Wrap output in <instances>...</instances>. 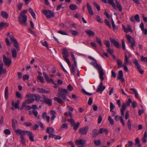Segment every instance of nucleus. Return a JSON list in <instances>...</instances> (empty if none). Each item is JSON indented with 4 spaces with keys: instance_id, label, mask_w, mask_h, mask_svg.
Instances as JSON below:
<instances>
[{
    "instance_id": "2",
    "label": "nucleus",
    "mask_w": 147,
    "mask_h": 147,
    "mask_svg": "<svg viewBox=\"0 0 147 147\" xmlns=\"http://www.w3.org/2000/svg\"><path fill=\"white\" fill-rule=\"evenodd\" d=\"M92 64L98 70L99 75V78L102 81H103L104 80L103 75L104 73L101 66L100 65H99L97 62H93Z\"/></svg>"
},
{
    "instance_id": "40",
    "label": "nucleus",
    "mask_w": 147,
    "mask_h": 147,
    "mask_svg": "<svg viewBox=\"0 0 147 147\" xmlns=\"http://www.w3.org/2000/svg\"><path fill=\"white\" fill-rule=\"evenodd\" d=\"M34 100V98H30L26 100L25 102L26 104H29L32 103Z\"/></svg>"
},
{
    "instance_id": "15",
    "label": "nucleus",
    "mask_w": 147,
    "mask_h": 147,
    "mask_svg": "<svg viewBox=\"0 0 147 147\" xmlns=\"http://www.w3.org/2000/svg\"><path fill=\"white\" fill-rule=\"evenodd\" d=\"M110 40L111 42L113 43L114 46L117 48H119L120 47L119 44V42L116 40L115 39H112L111 38H110Z\"/></svg>"
},
{
    "instance_id": "46",
    "label": "nucleus",
    "mask_w": 147,
    "mask_h": 147,
    "mask_svg": "<svg viewBox=\"0 0 147 147\" xmlns=\"http://www.w3.org/2000/svg\"><path fill=\"white\" fill-rule=\"evenodd\" d=\"M134 18L136 21L139 22L140 21V18L139 15L138 14H136L134 17Z\"/></svg>"
},
{
    "instance_id": "59",
    "label": "nucleus",
    "mask_w": 147,
    "mask_h": 147,
    "mask_svg": "<svg viewBox=\"0 0 147 147\" xmlns=\"http://www.w3.org/2000/svg\"><path fill=\"white\" fill-rule=\"evenodd\" d=\"M93 5L96 8L98 11H99L100 10V6L97 3H93Z\"/></svg>"
},
{
    "instance_id": "3",
    "label": "nucleus",
    "mask_w": 147,
    "mask_h": 147,
    "mask_svg": "<svg viewBox=\"0 0 147 147\" xmlns=\"http://www.w3.org/2000/svg\"><path fill=\"white\" fill-rule=\"evenodd\" d=\"M19 22L21 24L26 25V22L27 21V17L26 16H22L20 15L18 17Z\"/></svg>"
},
{
    "instance_id": "44",
    "label": "nucleus",
    "mask_w": 147,
    "mask_h": 147,
    "mask_svg": "<svg viewBox=\"0 0 147 147\" xmlns=\"http://www.w3.org/2000/svg\"><path fill=\"white\" fill-rule=\"evenodd\" d=\"M59 96L60 97L62 98L63 100H65L66 98V96L65 94H62L61 93H58Z\"/></svg>"
},
{
    "instance_id": "45",
    "label": "nucleus",
    "mask_w": 147,
    "mask_h": 147,
    "mask_svg": "<svg viewBox=\"0 0 147 147\" xmlns=\"http://www.w3.org/2000/svg\"><path fill=\"white\" fill-rule=\"evenodd\" d=\"M7 36L10 38V40L12 42L14 40H16V39L13 37V35L12 34H10L9 32L8 33Z\"/></svg>"
},
{
    "instance_id": "33",
    "label": "nucleus",
    "mask_w": 147,
    "mask_h": 147,
    "mask_svg": "<svg viewBox=\"0 0 147 147\" xmlns=\"http://www.w3.org/2000/svg\"><path fill=\"white\" fill-rule=\"evenodd\" d=\"M46 104H48L49 106H51L52 100L51 99L47 98V99L45 100V101L44 102Z\"/></svg>"
},
{
    "instance_id": "5",
    "label": "nucleus",
    "mask_w": 147,
    "mask_h": 147,
    "mask_svg": "<svg viewBox=\"0 0 147 147\" xmlns=\"http://www.w3.org/2000/svg\"><path fill=\"white\" fill-rule=\"evenodd\" d=\"M24 131H25L22 130L21 129H19V130H18L17 131L16 134L17 135L19 134L20 135V141L23 145H25V140L24 137L23 135V133H24Z\"/></svg>"
},
{
    "instance_id": "37",
    "label": "nucleus",
    "mask_w": 147,
    "mask_h": 147,
    "mask_svg": "<svg viewBox=\"0 0 147 147\" xmlns=\"http://www.w3.org/2000/svg\"><path fill=\"white\" fill-rule=\"evenodd\" d=\"M104 132H106L107 134H108V130L106 129L100 128L98 131L99 134H102Z\"/></svg>"
},
{
    "instance_id": "23",
    "label": "nucleus",
    "mask_w": 147,
    "mask_h": 147,
    "mask_svg": "<svg viewBox=\"0 0 147 147\" xmlns=\"http://www.w3.org/2000/svg\"><path fill=\"white\" fill-rule=\"evenodd\" d=\"M9 24L7 23L3 22L0 23V30H2L3 27H7Z\"/></svg>"
},
{
    "instance_id": "41",
    "label": "nucleus",
    "mask_w": 147,
    "mask_h": 147,
    "mask_svg": "<svg viewBox=\"0 0 147 147\" xmlns=\"http://www.w3.org/2000/svg\"><path fill=\"white\" fill-rule=\"evenodd\" d=\"M69 8L71 10H75L78 8V6L74 4H71L69 6Z\"/></svg>"
},
{
    "instance_id": "7",
    "label": "nucleus",
    "mask_w": 147,
    "mask_h": 147,
    "mask_svg": "<svg viewBox=\"0 0 147 147\" xmlns=\"http://www.w3.org/2000/svg\"><path fill=\"white\" fill-rule=\"evenodd\" d=\"M133 63L135 64L139 72L141 74H143L144 72V71L141 69L140 65L138 63V60L135 59L133 61Z\"/></svg>"
},
{
    "instance_id": "42",
    "label": "nucleus",
    "mask_w": 147,
    "mask_h": 147,
    "mask_svg": "<svg viewBox=\"0 0 147 147\" xmlns=\"http://www.w3.org/2000/svg\"><path fill=\"white\" fill-rule=\"evenodd\" d=\"M108 3L112 5L113 7H116V5L114 3L113 0H108Z\"/></svg>"
},
{
    "instance_id": "25",
    "label": "nucleus",
    "mask_w": 147,
    "mask_h": 147,
    "mask_svg": "<svg viewBox=\"0 0 147 147\" xmlns=\"http://www.w3.org/2000/svg\"><path fill=\"white\" fill-rule=\"evenodd\" d=\"M37 90L40 93L48 94L50 92V91L46 90L45 89L42 88H38L37 89Z\"/></svg>"
},
{
    "instance_id": "49",
    "label": "nucleus",
    "mask_w": 147,
    "mask_h": 147,
    "mask_svg": "<svg viewBox=\"0 0 147 147\" xmlns=\"http://www.w3.org/2000/svg\"><path fill=\"white\" fill-rule=\"evenodd\" d=\"M67 121L70 123L71 126H74L75 124V122L74 120L72 118L68 119Z\"/></svg>"
},
{
    "instance_id": "63",
    "label": "nucleus",
    "mask_w": 147,
    "mask_h": 147,
    "mask_svg": "<svg viewBox=\"0 0 147 147\" xmlns=\"http://www.w3.org/2000/svg\"><path fill=\"white\" fill-rule=\"evenodd\" d=\"M16 96L17 98H22L21 94L19 92L17 91L16 92Z\"/></svg>"
},
{
    "instance_id": "29",
    "label": "nucleus",
    "mask_w": 147,
    "mask_h": 147,
    "mask_svg": "<svg viewBox=\"0 0 147 147\" xmlns=\"http://www.w3.org/2000/svg\"><path fill=\"white\" fill-rule=\"evenodd\" d=\"M12 42L13 43L14 46L16 49L17 51H19L20 50V47L19 44L18 42L16 39L14 40Z\"/></svg>"
},
{
    "instance_id": "9",
    "label": "nucleus",
    "mask_w": 147,
    "mask_h": 147,
    "mask_svg": "<svg viewBox=\"0 0 147 147\" xmlns=\"http://www.w3.org/2000/svg\"><path fill=\"white\" fill-rule=\"evenodd\" d=\"M3 61L5 64L8 67L9 66L11 63V61L9 58H7L5 55H3Z\"/></svg>"
},
{
    "instance_id": "47",
    "label": "nucleus",
    "mask_w": 147,
    "mask_h": 147,
    "mask_svg": "<svg viewBox=\"0 0 147 147\" xmlns=\"http://www.w3.org/2000/svg\"><path fill=\"white\" fill-rule=\"evenodd\" d=\"M54 100L55 101H57L59 103H62L63 102V101L61 99L57 97H54Z\"/></svg>"
},
{
    "instance_id": "31",
    "label": "nucleus",
    "mask_w": 147,
    "mask_h": 147,
    "mask_svg": "<svg viewBox=\"0 0 147 147\" xmlns=\"http://www.w3.org/2000/svg\"><path fill=\"white\" fill-rule=\"evenodd\" d=\"M33 97L35 98L34 100L36 101H39L41 98V96L38 94H34Z\"/></svg>"
},
{
    "instance_id": "28",
    "label": "nucleus",
    "mask_w": 147,
    "mask_h": 147,
    "mask_svg": "<svg viewBox=\"0 0 147 147\" xmlns=\"http://www.w3.org/2000/svg\"><path fill=\"white\" fill-rule=\"evenodd\" d=\"M8 87L7 86L5 89L4 94L5 98L6 100H7L8 98Z\"/></svg>"
},
{
    "instance_id": "64",
    "label": "nucleus",
    "mask_w": 147,
    "mask_h": 147,
    "mask_svg": "<svg viewBox=\"0 0 147 147\" xmlns=\"http://www.w3.org/2000/svg\"><path fill=\"white\" fill-rule=\"evenodd\" d=\"M141 60L142 61L147 62V57L142 56L141 57Z\"/></svg>"
},
{
    "instance_id": "32",
    "label": "nucleus",
    "mask_w": 147,
    "mask_h": 147,
    "mask_svg": "<svg viewBox=\"0 0 147 147\" xmlns=\"http://www.w3.org/2000/svg\"><path fill=\"white\" fill-rule=\"evenodd\" d=\"M75 70V67H74V65L72 64L71 65V67L70 68V71L71 74L74 76Z\"/></svg>"
},
{
    "instance_id": "19",
    "label": "nucleus",
    "mask_w": 147,
    "mask_h": 147,
    "mask_svg": "<svg viewBox=\"0 0 147 147\" xmlns=\"http://www.w3.org/2000/svg\"><path fill=\"white\" fill-rule=\"evenodd\" d=\"M18 122L16 120H15L13 119L12 120V127L16 133L17 131L18 130H19V129H16V126Z\"/></svg>"
},
{
    "instance_id": "34",
    "label": "nucleus",
    "mask_w": 147,
    "mask_h": 147,
    "mask_svg": "<svg viewBox=\"0 0 147 147\" xmlns=\"http://www.w3.org/2000/svg\"><path fill=\"white\" fill-rule=\"evenodd\" d=\"M117 62L118 68L123 67L124 65V64L123 65L122 64V62L120 59H118L117 61Z\"/></svg>"
},
{
    "instance_id": "56",
    "label": "nucleus",
    "mask_w": 147,
    "mask_h": 147,
    "mask_svg": "<svg viewBox=\"0 0 147 147\" xmlns=\"http://www.w3.org/2000/svg\"><path fill=\"white\" fill-rule=\"evenodd\" d=\"M96 38L97 42L99 44L100 46H102V43L100 39L97 37H96Z\"/></svg>"
},
{
    "instance_id": "17",
    "label": "nucleus",
    "mask_w": 147,
    "mask_h": 147,
    "mask_svg": "<svg viewBox=\"0 0 147 147\" xmlns=\"http://www.w3.org/2000/svg\"><path fill=\"white\" fill-rule=\"evenodd\" d=\"M123 71L121 70H119L118 73V76H117V79L119 80L122 82L124 81L125 80L123 78Z\"/></svg>"
},
{
    "instance_id": "39",
    "label": "nucleus",
    "mask_w": 147,
    "mask_h": 147,
    "mask_svg": "<svg viewBox=\"0 0 147 147\" xmlns=\"http://www.w3.org/2000/svg\"><path fill=\"white\" fill-rule=\"evenodd\" d=\"M129 58L127 57V55L126 53L125 54V58L124 59V63L125 65H127L129 63Z\"/></svg>"
},
{
    "instance_id": "60",
    "label": "nucleus",
    "mask_w": 147,
    "mask_h": 147,
    "mask_svg": "<svg viewBox=\"0 0 147 147\" xmlns=\"http://www.w3.org/2000/svg\"><path fill=\"white\" fill-rule=\"evenodd\" d=\"M94 144L96 146L100 145L101 144L100 140H97L95 141L94 142Z\"/></svg>"
},
{
    "instance_id": "27",
    "label": "nucleus",
    "mask_w": 147,
    "mask_h": 147,
    "mask_svg": "<svg viewBox=\"0 0 147 147\" xmlns=\"http://www.w3.org/2000/svg\"><path fill=\"white\" fill-rule=\"evenodd\" d=\"M6 73V69H3V64L1 63L0 64V74H5Z\"/></svg>"
},
{
    "instance_id": "53",
    "label": "nucleus",
    "mask_w": 147,
    "mask_h": 147,
    "mask_svg": "<svg viewBox=\"0 0 147 147\" xmlns=\"http://www.w3.org/2000/svg\"><path fill=\"white\" fill-rule=\"evenodd\" d=\"M104 43L107 47L110 48V45L109 41L107 40H105L104 41Z\"/></svg>"
},
{
    "instance_id": "16",
    "label": "nucleus",
    "mask_w": 147,
    "mask_h": 147,
    "mask_svg": "<svg viewBox=\"0 0 147 147\" xmlns=\"http://www.w3.org/2000/svg\"><path fill=\"white\" fill-rule=\"evenodd\" d=\"M86 144L85 140L82 139H78L75 142V144L77 145H81L83 146Z\"/></svg>"
},
{
    "instance_id": "43",
    "label": "nucleus",
    "mask_w": 147,
    "mask_h": 147,
    "mask_svg": "<svg viewBox=\"0 0 147 147\" xmlns=\"http://www.w3.org/2000/svg\"><path fill=\"white\" fill-rule=\"evenodd\" d=\"M130 90L133 91L135 92V96L136 98H138L139 97V96L138 92L135 89L133 88H130Z\"/></svg>"
},
{
    "instance_id": "62",
    "label": "nucleus",
    "mask_w": 147,
    "mask_h": 147,
    "mask_svg": "<svg viewBox=\"0 0 147 147\" xmlns=\"http://www.w3.org/2000/svg\"><path fill=\"white\" fill-rule=\"evenodd\" d=\"M4 133L7 135H9L11 134V131L10 130L6 129L4 130Z\"/></svg>"
},
{
    "instance_id": "30",
    "label": "nucleus",
    "mask_w": 147,
    "mask_h": 147,
    "mask_svg": "<svg viewBox=\"0 0 147 147\" xmlns=\"http://www.w3.org/2000/svg\"><path fill=\"white\" fill-rule=\"evenodd\" d=\"M85 32L87 35L90 36H93L94 35L95 33L94 32L90 30H86Z\"/></svg>"
},
{
    "instance_id": "20",
    "label": "nucleus",
    "mask_w": 147,
    "mask_h": 147,
    "mask_svg": "<svg viewBox=\"0 0 147 147\" xmlns=\"http://www.w3.org/2000/svg\"><path fill=\"white\" fill-rule=\"evenodd\" d=\"M51 132H49V130L48 128L47 129V131H46V132L49 134V138H54L55 137V134H53L54 133V129H51Z\"/></svg>"
},
{
    "instance_id": "18",
    "label": "nucleus",
    "mask_w": 147,
    "mask_h": 147,
    "mask_svg": "<svg viewBox=\"0 0 147 147\" xmlns=\"http://www.w3.org/2000/svg\"><path fill=\"white\" fill-rule=\"evenodd\" d=\"M105 88V86H103V83L102 82L98 86L96 91L97 92L102 91Z\"/></svg>"
},
{
    "instance_id": "6",
    "label": "nucleus",
    "mask_w": 147,
    "mask_h": 147,
    "mask_svg": "<svg viewBox=\"0 0 147 147\" xmlns=\"http://www.w3.org/2000/svg\"><path fill=\"white\" fill-rule=\"evenodd\" d=\"M42 13L48 18L53 17L54 15L53 13L49 10H44L42 11Z\"/></svg>"
},
{
    "instance_id": "57",
    "label": "nucleus",
    "mask_w": 147,
    "mask_h": 147,
    "mask_svg": "<svg viewBox=\"0 0 147 147\" xmlns=\"http://www.w3.org/2000/svg\"><path fill=\"white\" fill-rule=\"evenodd\" d=\"M40 42L42 45L45 46L47 48L48 47V44L47 41H45L44 42H43L42 41H41Z\"/></svg>"
},
{
    "instance_id": "12",
    "label": "nucleus",
    "mask_w": 147,
    "mask_h": 147,
    "mask_svg": "<svg viewBox=\"0 0 147 147\" xmlns=\"http://www.w3.org/2000/svg\"><path fill=\"white\" fill-rule=\"evenodd\" d=\"M62 54L63 55V57L64 60L68 59L67 57L69 56V54L65 48H64L62 49Z\"/></svg>"
},
{
    "instance_id": "13",
    "label": "nucleus",
    "mask_w": 147,
    "mask_h": 147,
    "mask_svg": "<svg viewBox=\"0 0 147 147\" xmlns=\"http://www.w3.org/2000/svg\"><path fill=\"white\" fill-rule=\"evenodd\" d=\"M62 54L63 55V57L64 60L68 59L67 57L69 56V54L65 48H64L62 49Z\"/></svg>"
},
{
    "instance_id": "52",
    "label": "nucleus",
    "mask_w": 147,
    "mask_h": 147,
    "mask_svg": "<svg viewBox=\"0 0 147 147\" xmlns=\"http://www.w3.org/2000/svg\"><path fill=\"white\" fill-rule=\"evenodd\" d=\"M132 102L130 98H129L128 101L126 102L125 104H124L125 105V107L126 108V106L128 107L130 105V104Z\"/></svg>"
},
{
    "instance_id": "4",
    "label": "nucleus",
    "mask_w": 147,
    "mask_h": 147,
    "mask_svg": "<svg viewBox=\"0 0 147 147\" xmlns=\"http://www.w3.org/2000/svg\"><path fill=\"white\" fill-rule=\"evenodd\" d=\"M126 37L127 39L129 42L131 43V47L132 49H134V47L135 46L136 44L135 40L130 35L126 34Z\"/></svg>"
},
{
    "instance_id": "61",
    "label": "nucleus",
    "mask_w": 147,
    "mask_h": 147,
    "mask_svg": "<svg viewBox=\"0 0 147 147\" xmlns=\"http://www.w3.org/2000/svg\"><path fill=\"white\" fill-rule=\"evenodd\" d=\"M105 23L106 24L109 28H111V25L110 24V22L109 20L107 19H105Z\"/></svg>"
},
{
    "instance_id": "36",
    "label": "nucleus",
    "mask_w": 147,
    "mask_h": 147,
    "mask_svg": "<svg viewBox=\"0 0 147 147\" xmlns=\"http://www.w3.org/2000/svg\"><path fill=\"white\" fill-rule=\"evenodd\" d=\"M12 56L13 58H16L17 57V53L16 49L13 48L11 50Z\"/></svg>"
},
{
    "instance_id": "8",
    "label": "nucleus",
    "mask_w": 147,
    "mask_h": 147,
    "mask_svg": "<svg viewBox=\"0 0 147 147\" xmlns=\"http://www.w3.org/2000/svg\"><path fill=\"white\" fill-rule=\"evenodd\" d=\"M23 134L29 136V139L30 141L31 142H33L34 141V137L32 135V133L30 131H25L23 132Z\"/></svg>"
},
{
    "instance_id": "24",
    "label": "nucleus",
    "mask_w": 147,
    "mask_h": 147,
    "mask_svg": "<svg viewBox=\"0 0 147 147\" xmlns=\"http://www.w3.org/2000/svg\"><path fill=\"white\" fill-rule=\"evenodd\" d=\"M127 28H128L129 30H127V28H126L124 26H123V28L125 32L126 33H128L129 32H133V30L131 28V26L129 25H128L127 26Z\"/></svg>"
},
{
    "instance_id": "54",
    "label": "nucleus",
    "mask_w": 147,
    "mask_h": 147,
    "mask_svg": "<svg viewBox=\"0 0 147 147\" xmlns=\"http://www.w3.org/2000/svg\"><path fill=\"white\" fill-rule=\"evenodd\" d=\"M111 24L113 29L114 30H117V26L115 25L114 22L112 19Z\"/></svg>"
},
{
    "instance_id": "1",
    "label": "nucleus",
    "mask_w": 147,
    "mask_h": 147,
    "mask_svg": "<svg viewBox=\"0 0 147 147\" xmlns=\"http://www.w3.org/2000/svg\"><path fill=\"white\" fill-rule=\"evenodd\" d=\"M125 109L126 107L125 105L124 104H123L122 105V108L121 109L120 111L121 116H119L118 115H116L115 117V120L117 121H118L119 120V119H120L121 122L122 123L123 126L125 125V123L123 120V118L124 117V112Z\"/></svg>"
},
{
    "instance_id": "50",
    "label": "nucleus",
    "mask_w": 147,
    "mask_h": 147,
    "mask_svg": "<svg viewBox=\"0 0 147 147\" xmlns=\"http://www.w3.org/2000/svg\"><path fill=\"white\" fill-rule=\"evenodd\" d=\"M128 128L130 131H131V125L130 121L129 120H128L127 122Z\"/></svg>"
},
{
    "instance_id": "26",
    "label": "nucleus",
    "mask_w": 147,
    "mask_h": 147,
    "mask_svg": "<svg viewBox=\"0 0 147 147\" xmlns=\"http://www.w3.org/2000/svg\"><path fill=\"white\" fill-rule=\"evenodd\" d=\"M58 90L60 92L58 93H61L62 94H64L66 95L68 93L67 90L66 89H64L63 88H60L58 89Z\"/></svg>"
},
{
    "instance_id": "48",
    "label": "nucleus",
    "mask_w": 147,
    "mask_h": 147,
    "mask_svg": "<svg viewBox=\"0 0 147 147\" xmlns=\"http://www.w3.org/2000/svg\"><path fill=\"white\" fill-rule=\"evenodd\" d=\"M96 20L98 22L100 23H103L102 21L100 16L97 15L96 16L95 18Z\"/></svg>"
},
{
    "instance_id": "22",
    "label": "nucleus",
    "mask_w": 147,
    "mask_h": 147,
    "mask_svg": "<svg viewBox=\"0 0 147 147\" xmlns=\"http://www.w3.org/2000/svg\"><path fill=\"white\" fill-rule=\"evenodd\" d=\"M86 7L88 9V12L91 15H92L93 14V11L91 6L90 5L89 3H87L86 4Z\"/></svg>"
},
{
    "instance_id": "51",
    "label": "nucleus",
    "mask_w": 147,
    "mask_h": 147,
    "mask_svg": "<svg viewBox=\"0 0 147 147\" xmlns=\"http://www.w3.org/2000/svg\"><path fill=\"white\" fill-rule=\"evenodd\" d=\"M108 120L109 121V123L112 125L114 124V122L113 120L112 119L111 117L109 116L108 117Z\"/></svg>"
},
{
    "instance_id": "14",
    "label": "nucleus",
    "mask_w": 147,
    "mask_h": 147,
    "mask_svg": "<svg viewBox=\"0 0 147 147\" xmlns=\"http://www.w3.org/2000/svg\"><path fill=\"white\" fill-rule=\"evenodd\" d=\"M19 101H18L17 103H15L14 100H12L11 102V105L12 106V107L11 108V109L12 110H14L15 109H19L20 108V107H19Z\"/></svg>"
},
{
    "instance_id": "11",
    "label": "nucleus",
    "mask_w": 147,
    "mask_h": 147,
    "mask_svg": "<svg viewBox=\"0 0 147 147\" xmlns=\"http://www.w3.org/2000/svg\"><path fill=\"white\" fill-rule=\"evenodd\" d=\"M43 74L44 76L45 80H46L48 83H51L54 85H56V84L54 83V81L52 79L49 78L48 76L45 72H43Z\"/></svg>"
},
{
    "instance_id": "58",
    "label": "nucleus",
    "mask_w": 147,
    "mask_h": 147,
    "mask_svg": "<svg viewBox=\"0 0 147 147\" xmlns=\"http://www.w3.org/2000/svg\"><path fill=\"white\" fill-rule=\"evenodd\" d=\"M37 79L39 80L40 82L42 83H44V80L42 77L40 76H38L37 77Z\"/></svg>"
},
{
    "instance_id": "10",
    "label": "nucleus",
    "mask_w": 147,
    "mask_h": 147,
    "mask_svg": "<svg viewBox=\"0 0 147 147\" xmlns=\"http://www.w3.org/2000/svg\"><path fill=\"white\" fill-rule=\"evenodd\" d=\"M88 129V127L87 126L84 127L80 129L79 131V134H86L87 131Z\"/></svg>"
},
{
    "instance_id": "55",
    "label": "nucleus",
    "mask_w": 147,
    "mask_h": 147,
    "mask_svg": "<svg viewBox=\"0 0 147 147\" xmlns=\"http://www.w3.org/2000/svg\"><path fill=\"white\" fill-rule=\"evenodd\" d=\"M80 125V123L78 122L76 124H74L73 126V129L74 130H76L77 129L78 127H79Z\"/></svg>"
},
{
    "instance_id": "35",
    "label": "nucleus",
    "mask_w": 147,
    "mask_h": 147,
    "mask_svg": "<svg viewBox=\"0 0 147 147\" xmlns=\"http://www.w3.org/2000/svg\"><path fill=\"white\" fill-rule=\"evenodd\" d=\"M1 15L2 17L4 18H7L9 16L8 14L5 11H3L1 12Z\"/></svg>"
},
{
    "instance_id": "21",
    "label": "nucleus",
    "mask_w": 147,
    "mask_h": 147,
    "mask_svg": "<svg viewBox=\"0 0 147 147\" xmlns=\"http://www.w3.org/2000/svg\"><path fill=\"white\" fill-rule=\"evenodd\" d=\"M47 113L46 112H44L42 114V117L43 119H45V118L47 120V122L48 123L50 121V117L49 116H47Z\"/></svg>"
},
{
    "instance_id": "38",
    "label": "nucleus",
    "mask_w": 147,
    "mask_h": 147,
    "mask_svg": "<svg viewBox=\"0 0 147 147\" xmlns=\"http://www.w3.org/2000/svg\"><path fill=\"white\" fill-rule=\"evenodd\" d=\"M93 134L92 136L93 137H95L99 134V132L98 131V130L96 129H94L93 131Z\"/></svg>"
}]
</instances>
